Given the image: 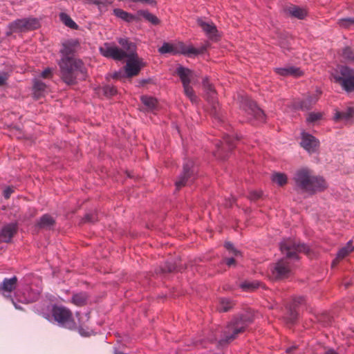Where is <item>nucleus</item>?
I'll list each match as a JSON object with an SVG mask.
<instances>
[{
    "mask_svg": "<svg viewBox=\"0 0 354 354\" xmlns=\"http://www.w3.org/2000/svg\"><path fill=\"white\" fill-rule=\"evenodd\" d=\"M280 250L285 257L279 260L272 268V274L277 279L288 277L291 272V259H297L298 252L308 253L309 247L304 243H296L290 239H284L280 243Z\"/></svg>",
    "mask_w": 354,
    "mask_h": 354,
    "instance_id": "nucleus-1",
    "label": "nucleus"
},
{
    "mask_svg": "<svg viewBox=\"0 0 354 354\" xmlns=\"http://www.w3.org/2000/svg\"><path fill=\"white\" fill-rule=\"evenodd\" d=\"M58 65L61 79L68 85H73L78 80H84L86 78V68L80 59H60Z\"/></svg>",
    "mask_w": 354,
    "mask_h": 354,
    "instance_id": "nucleus-2",
    "label": "nucleus"
},
{
    "mask_svg": "<svg viewBox=\"0 0 354 354\" xmlns=\"http://www.w3.org/2000/svg\"><path fill=\"white\" fill-rule=\"evenodd\" d=\"M293 180L297 189L311 195L322 192L326 187L324 179L320 176L311 175L310 171L307 168L297 170Z\"/></svg>",
    "mask_w": 354,
    "mask_h": 354,
    "instance_id": "nucleus-3",
    "label": "nucleus"
},
{
    "mask_svg": "<svg viewBox=\"0 0 354 354\" xmlns=\"http://www.w3.org/2000/svg\"><path fill=\"white\" fill-rule=\"evenodd\" d=\"M251 322L252 319L247 315H241L234 317L223 330L221 341L232 342L239 333H243Z\"/></svg>",
    "mask_w": 354,
    "mask_h": 354,
    "instance_id": "nucleus-4",
    "label": "nucleus"
},
{
    "mask_svg": "<svg viewBox=\"0 0 354 354\" xmlns=\"http://www.w3.org/2000/svg\"><path fill=\"white\" fill-rule=\"evenodd\" d=\"M206 50L205 46L196 48L192 45H186L182 41L176 43L164 42L158 48L160 54L170 53L174 55H183L185 56L197 55L203 53Z\"/></svg>",
    "mask_w": 354,
    "mask_h": 354,
    "instance_id": "nucleus-5",
    "label": "nucleus"
},
{
    "mask_svg": "<svg viewBox=\"0 0 354 354\" xmlns=\"http://www.w3.org/2000/svg\"><path fill=\"white\" fill-rule=\"evenodd\" d=\"M334 82L339 84L343 90L349 93L354 91V69L346 66H340L332 73Z\"/></svg>",
    "mask_w": 354,
    "mask_h": 354,
    "instance_id": "nucleus-6",
    "label": "nucleus"
},
{
    "mask_svg": "<svg viewBox=\"0 0 354 354\" xmlns=\"http://www.w3.org/2000/svg\"><path fill=\"white\" fill-rule=\"evenodd\" d=\"M240 107L241 111L246 115L245 120H255L259 123L265 122L263 111L257 106L254 101L248 97L242 99Z\"/></svg>",
    "mask_w": 354,
    "mask_h": 354,
    "instance_id": "nucleus-7",
    "label": "nucleus"
},
{
    "mask_svg": "<svg viewBox=\"0 0 354 354\" xmlns=\"http://www.w3.org/2000/svg\"><path fill=\"white\" fill-rule=\"evenodd\" d=\"M52 314L55 320L60 326L69 329L75 328V323L73 319L72 313L68 308L55 306L53 308Z\"/></svg>",
    "mask_w": 354,
    "mask_h": 354,
    "instance_id": "nucleus-8",
    "label": "nucleus"
},
{
    "mask_svg": "<svg viewBox=\"0 0 354 354\" xmlns=\"http://www.w3.org/2000/svg\"><path fill=\"white\" fill-rule=\"evenodd\" d=\"M196 173L194 162L192 160H186L183 164V172L176 181V188L180 189L183 186L192 183L195 179Z\"/></svg>",
    "mask_w": 354,
    "mask_h": 354,
    "instance_id": "nucleus-9",
    "label": "nucleus"
},
{
    "mask_svg": "<svg viewBox=\"0 0 354 354\" xmlns=\"http://www.w3.org/2000/svg\"><path fill=\"white\" fill-rule=\"evenodd\" d=\"M100 54L106 58L121 61L128 56V54L122 49L118 48L113 43L105 42L99 48Z\"/></svg>",
    "mask_w": 354,
    "mask_h": 354,
    "instance_id": "nucleus-10",
    "label": "nucleus"
},
{
    "mask_svg": "<svg viewBox=\"0 0 354 354\" xmlns=\"http://www.w3.org/2000/svg\"><path fill=\"white\" fill-rule=\"evenodd\" d=\"M301 146L309 153H315L319 146V141L313 135L302 132L301 135Z\"/></svg>",
    "mask_w": 354,
    "mask_h": 354,
    "instance_id": "nucleus-11",
    "label": "nucleus"
},
{
    "mask_svg": "<svg viewBox=\"0 0 354 354\" xmlns=\"http://www.w3.org/2000/svg\"><path fill=\"white\" fill-rule=\"evenodd\" d=\"M79 45L77 39H71L64 41L60 50L61 59H75L74 54Z\"/></svg>",
    "mask_w": 354,
    "mask_h": 354,
    "instance_id": "nucleus-12",
    "label": "nucleus"
},
{
    "mask_svg": "<svg viewBox=\"0 0 354 354\" xmlns=\"http://www.w3.org/2000/svg\"><path fill=\"white\" fill-rule=\"evenodd\" d=\"M128 60L127 61L124 66L125 72L127 77H133L138 74L142 68V60L138 59V55L127 57Z\"/></svg>",
    "mask_w": 354,
    "mask_h": 354,
    "instance_id": "nucleus-13",
    "label": "nucleus"
},
{
    "mask_svg": "<svg viewBox=\"0 0 354 354\" xmlns=\"http://www.w3.org/2000/svg\"><path fill=\"white\" fill-rule=\"evenodd\" d=\"M18 279L16 276L5 278L0 284V292L6 297H11V293L17 286Z\"/></svg>",
    "mask_w": 354,
    "mask_h": 354,
    "instance_id": "nucleus-14",
    "label": "nucleus"
},
{
    "mask_svg": "<svg viewBox=\"0 0 354 354\" xmlns=\"http://www.w3.org/2000/svg\"><path fill=\"white\" fill-rule=\"evenodd\" d=\"M203 86L207 101L212 104V107L216 111L217 106H218L216 100V93L214 86L209 83L207 77L203 79Z\"/></svg>",
    "mask_w": 354,
    "mask_h": 354,
    "instance_id": "nucleus-15",
    "label": "nucleus"
},
{
    "mask_svg": "<svg viewBox=\"0 0 354 354\" xmlns=\"http://www.w3.org/2000/svg\"><path fill=\"white\" fill-rule=\"evenodd\" d=\"M17 231V224L16 223L5 225L0 229V241L5 243L10 242Z\"/></svg>",
    "mask_w": 354,
    "mask_h": 354,
    "instance_id": "nucleus-16",
    "label": "nucleus"
},
{
    "mask_svg": "<svg viewBox=\"0 0 354 354\" xmlns=\"http://www.w3.org/2000/svg\"><path fill=\"white\" fill-rule=\"evenodd\" d=\"M197 22L209 39L216 40L218 39V30L212 22H206L201 19H198Z\"/></svg>",
    "mask_w": 354,
    "mask_h": 354,
    "instance_id": "nucleus-17",
    "label": "nucleus"
},
{
    "mask_svg": "<svg viewBox=\"0 0 354 354\" xmlns=\"http://www.w3.org/2000/svg\"><path fill=\"white\" fill-rule=\"evenodd\" d=\"M274 71L278 75L283 77L292 76L298 77L303 75V72L299 68L292 66L275 68Z\"/></svg>",
    "mask_w": 354,
    "mask_h": 354,
    "instance_id": "nucleus-18",
    "label": "nucleus"
},
{
    "mask_svg": "<svg viewBox=\"0 0 354 354\" xmlns=\"http://www.w3.org/2000/svg\"><path fill=\"white\" fill-rule=\"evenodd\" d=\"M176 73L182 82L183 86L190 84L192 79L194 77L193 71L180 66L176 68Z\"/></svg>",
    "mask_w": 354,
    "mask_h": 354,
    "instance_id": "nucleus-19",
    "label": "nucleus"
},
{
    "mask_svg": "<svg viewBox=\"0 0 354 354\" xmlns=\"http://www.w3.org/2000/svg\"><path fill=\"white\" fill-rule=\"evenodd\" d=\"M305 302V297L302 296L295 297L292 299V303L288 307L289 315L288 320L290 322L293 323L297 317V313L296 308Z\"/></svg>",
    "mask_w": 354,
    "mask_h": 354,
    "instance_id": "nucleus-20",
    "label": "nucleus"
},
{
    "mask_svg": "<svg viewBox=\"0 0 354 354\" xmlns=\"http://www.w3.org/2000/svg\"><path fill=\"white\" fill-rule=\"evenodd\" d=\"M317 93L313 95H310L306 99H304L298 102L296 106L301 110H308L313 104H315L319 99V96L321 94V91H317Z\"/></svg>",
    "mask_w": 354,
    "mask_h": 354,
    "instance_id": "nucleus-21",
    "label": "nucleus"
},
{
    "mask_svg": "<svg viewBox=\"0 0 354 354\" xmlns=\"http://www.w3.org/2000/svg\"><path fill=\"white\" fill-rule=\"evenodd\" d=\"M113 12L116 17L127 23H131L134 21H137L139 20L137 14L133 15L120 8H114Z\"/></svg>",
    "mask_w": 354,
    "mask_h": 354,
    "instance_id": "nucleus-22",
    "label": "nucleus"
},
{
    "mask_svg": "<svg viewBox=\"0 0 354 354\" xmlns=\"http://www.w3.org/2000/svg\"><path fill=\"white\" fill-rule=\"evenodd\" d=\"M238 139V138L235 139L233 136L228 134L225 135L223 138V140L219 141L216 144L218 150H232L235 147V141Z\"/></svg>",
    "mask_w": 354,
    "mask_h": 354,
    "instance_id": "nucleus-23",
    "label": "nucleus"
},
{
    "mask_svg": "<svg viewBox=\"0 0 354 354\" xmlns=\"http://www.w3.org/2000/svg\"><path fill=\"white\" fill-rule=\"evenodd\" d=\"M118 42L122 47L124 49L123 50H124L128 54L127 57H136V46L133 43L131 42L127 38H118Z\"/></svg>",
    "mask_w": 354,
    "mask_h": 354,
    "instance_id": "nucleus-24",
    "label": "nucleus"
},
{
    "mask_svg": "<svg viewBox=\"0 0 354 354\" xmlns=\"http://www.w3.org/2000/svg\"><path fill=\"white\" fill-rule=\"evenodd\" d=\"M8 28L10 30V32H7V35H10L12 32H15L17 31H26V26L24 23V18L23 19H17L12 22L10 23L8 26Z\"/></svg>",
    "mask_w": 354,
    "mask_h": 354,
    "instance_id": "nucleus-25",
    "label": "nucleus"
},
{
    "mask_svg": "<svg viewBox=\"0 0 354 354\" xmlns=\"http://www.w3.org/2000/svg\"><path fill=\"white\" fill-rule=\"evenodd\" d=\"M140 100L149 110L151 111L156 110L158 106L156 98L149 95H142L140 97Z\"/></svg>",
    "mask_w": 354,
    "mask_h": 354,
    "instance_id": "nucleus-26",
    "label": "nucleus"
},
{
    "mask_svg": "<svg viewBox=\"0 0 354 354\" xmlns=\"http://www.w3.org/2000/svg\"><path fill=\"white\" fill-rule=\"evenodd\" d=\"M55 220L49 214L43 215L37 222V226L40 228H48L53 225Z\"/></svg>",
    "mask_w": 354,
    "mask_h": 354,
    "instance_id": "nucleus-27",
    "label": "nucleus"
},
{
    "mask_svg": "<svg viewBox=\"0 0 354 354\" xmlns=\"http://www.w3.org/2000/svg\"><path fill=\"white\" fill-rule=\"evenodd\" d=\"M354 250V247L352 245V241H349L346 243V245L342 247L338 251L337 254V259H343L348 256Z\"/></svg>",
    "mask_w": 354,
    "mask_h": 354,
    "instance_id": "nucleus-28",
    "label": "nucleus"
},
{
    "mask_svg": "<svg viewBox=\"0 0 354 354\" xmlns=\"http://www.w3.org/2000/svg\"><path fill=\"white\" fill-rule=\"evenodd\" d=\"M59 19L67 27L77 30L78 28V26L77 24L71 19V17L65 12H60L59 15Z\"/></svg>",
    "mask_w": 354,
    "mask_h": 354,
    "instance_id": "nucleus-29",
    "label": "nucleus"
},
{
    "mask_svg": "<svg viewBox=\"0 0 354 354\" xmlns=\"http://www.w3.org/2000/svg\"><path fill=\"white\" fill-rule=\"evenodd\" d=\"M138 17L140 16L143 17L147 21H149L153 25L159 24V19L156 16L149 12L148 10H140L137 12Z\"/></svg>",
    "mask_w": 354,
    "mask_h": 354,
    "instance_id": "nucleus-30",
    "label": "nucleus"
},
{
    "mask_svg": "<svg viewBox=\"0 0 354 354\" xmlns=\"http://www.w3.org/2000/svg\"><path fill=\"white\" fill-rule=\"evenodd\" d=\"M353 112L354 111L352 108H348L343 111H337L334 115V119L336 121L340 120H348L353 117Z\"/></svg>",
    "mask_w": 354,
    "mask_h": 354,
    "instance_id": "nucleus-31",
    "label": "nucleus"
},
{
    "mask_svg": "<svg viewBox=\"0 0 354 354\" xmlns=\"http://www.w3.org/2000/svg\"><path fill=\"white\" fill-rule=\"evenodd\" d=\"M26 30H36L39 28L40 22L37 18L28 17L24 18Z\"/></svg>",
    "mask_w": 354,
    "mask_h": 354,
    "instance_id": "nucleus-32",
    "label": "nucleus"
},
{
    "mask_svg": "<svg viewBox=\"0 0 354 354\" xmlns=\"http://www.w3.org/2000/svg\"><path fill=\"white\" fill-rule=\"evenodd\" d=\"M46 85L44 82L35 80L33 84V93L35 97L38 98L46 90Z\"/></svg>",
    "mask_w": 354,
    "mask_h": 354,
    "instance_id": "nucleus-33",
    "label": "nucleus"
},
{
    "mask_svg": "<svg viewBox=\"0 0 354 354\" xmlns=\"http://www.w3.org/2000/svg\"><path fill=\"white\" fill-rule=\"evenodd\" d=\"M271 180L279 186H283L288 182V177L283 173L276 172L272 175Z\"/></svg>",
    "mask_w": 354,
    "mask_h": 354,
    "instance_id": "nucleus-34",
    "label": "nucleus"
},
{
    "mask_svg": "<svg viewBox=\"0 0 354 354\" xmlns=\"http://www.w3.org/2000/svg\"><path fill=\"white\" fill-rule=\"evenodd\" d=\"M288 12L292 17H295L300 19H304L306 15L305 10L295 6L290 7L288 8Z\"/></svg>",
    "mask_w": 354,
    "mask_h": 354,
    "instance_id": "nucleus-35",
    "label": "nucleus"
},
{
    "mask_svg": "<svg viewBox=\"0 0 354 354\" xmlns=\"http://www.w3.org/2000/svg\"><path fill=\"white\" fill-rule=\"evenodd\" d=\"M184 93L192 103H196L198 97L190 85L183 86Z\"/></svg>",
    "mask_w": 354,
    "mask_h": 354,
    "instance_id": "nucleus-36",
    "label": "nucleus"
},
{
    "mask_svg": "<svg viewBox=\"0 0 354 354\" xmlns=\"http://www.w3.org/2000/svg\"><path fill=\"white\" fill-rule=\"evenodd\" d=\"M72 302L78 306H83L86 301V295L84 293L80 292L73 295L72 297Z\"/></svg>",
    "mask_w": 354,
    "mask_h": 354,
    "instance_id": "nucleus-37",
    "label": "nucleus"
},
{
    "mask_svg": "<svg viewBox=\"0 0 354 354\" xmlns=\"http://www.w3.org/2000/svg\"><path fill=\"white\" fill-rule=\"evenodd\" d=\"M232 307V302L230 299L222 298L220 300L218 310L220 312H227Z\"/></svg>",
    "mask_w": 354,
    "mask_h": 354,
    "instance_id": "nucleus-38",
    "label": "nucleus"
},
{
    "mask_svg": "<svg viewBox=\"0 0 354 354\" xmlns=\"http://www.w3.org/2000/svg\"><path fill=\"white\" fill-rule=\"evenodd\" d=\"M342 57L346 61L354 64V52L349 47H345L342 50Z\"/></svg>",
    "mask_w": 354,
    "mask_h": 354,
    "instance_id": "nucleus-39",
    "label": "nucleus"
},
{
    "mask_svg": "<svg viewBox=\"0 0 354 354\" xmlns=\"http://www.w3.org/2000/svg\"><path fill=\"white\" fill-rule=\"evenodd\" d=\"M259 283L257 281H244L241 283L240 287L245 291H251L257 289Z\"/></svg>",
    "mask_w": 354,
    "mask_h": 354,
    "instance_id": "nucleus-40",
    "label": "nucleus"
},
{
    "mask_svg": "<svg viewBox=\"0 0 354 354\" xmlns=\"http://www.w3.org/2000/svg\"><path fill=\"white\" fill-rule=\"evenodd\" d=\"M225 248L234 257H239L241 256V253L239 250L236 249L233 244L230 242H225Z\"/></svg>",
    "mask_w": 354,
    "mask_h": 354,
    "instance_id": "nucleus-41",
    "label": "nucleus"
},
{
    "mask_svg": "<svg viewBox=\"0 0 354 354\" xmlns=\"http://www.w3.org/2000/svg\"><path fill=\"white\" fill-rule=\"evenodd\" d=\"M103 91L107 96L115 95L117 93V89L114 86L106 85L103 87Z\"/></svg>",
    "mask_w": 354,
    "mask_h": 354,
    "instance_id": "nucleus-42",
    "label": "nucleus"
},
{
    "mask_svg": "<svg viewBox=\"0 0 354 354\" xmlns=\"http://www.w3.org/2000/svg\"><path fill=\"white\" fill-rule=\"evenodd\" d=\"M339 24L341 27L348 28L354 25V18H344L339 21Z\"/></svg>",
    "mask_w": 354,
    "mask_h": 354,
    "instance_id": "nucleus-43",
    "label": "nucleus"
},
{
    "mask_svg": "<svg viewBox=\"0 0 354 354\" xmlns=\"http://www.w3.org/2000/svg\"><path fill=\"white\" fill-rule=\"evenodd\" d=\"M97 220V217L95 213L86 214L84 218L83 222L94 223Z\"/></svg>",
    "mask_w": 354,
    "mask_h": 354,
    "instance_id": "nucleus-44",
    "label": "nucleus"
},
{
    "mask_svg": "<svg viewBox=\"0 0 354 354\" xmlns=\"http://www.w3.org/2000/svg\"><path fill=\"white\" fill-rule=\"evenodd\" d=\"M322 115L319 113H310L307 118V121L308 122H313L320 119Z\"/></svg>",
    "mask_w": 354,
    "mask_h": 354,
    "instance_id": "nucleus-45",
    "label": "nucleus"
},
{
    "mask_svg": "<svg viewBox=\"0 0 354 354\" xmlns=\"http://www.w3.org/2000/svg\"><path fill=\"white\" fill-rule=\"evenodd\" d=\"M9 75L5 71H0V86L6 84Z\"/></svg>",
    "mask_w": 354,
    "mask_h": 354,
    "instance_id": "nucleus-46",
    "label": "nucleus"
},
{
    "mask_svg": "<svg viewBox=\"0 0 354 354\" xmlns=\"http://www.w3.org/2000/svg\"><path fill=\"white\" fill-rule=\"evenodd\" d=\"M106 3H111V1H108V0H105V1H103L102 0H93V3L95 6H97L99 8V10H102V7H106Z\"/></svg>",
    "mask_w": 354,
    "mask_h": 354,
    "instance_id": "nucleus-47",
    "label": "nucleus"
},
{
    "mask_svg": "<svg viewBox=\"0 0 354 354\" xmlns=\"http://www.w3.org/2000/svg\"><path fill=\"white\" fill-rule=\"evenodd\" d=\"M175 269V266L174 264L167 262L165 263V266L162 268V272H172Z\"/></svg>",
    "mask_w": 354,
    "mask_h": 354,
    "instance_id": "nucleus-48",
    "label": "nucleus"
},
{
    "mask_svg": "<svg viewBox=\"0 0 354 354\" xmlns=\"http://www.w3.org/2000/svg\"><path fill=\"white\" fill-rule=\"evenodd\" d=\"M261 195H262L261 192L253 191V192H251L250 194V198L251 200H257V199L259 198L261 196Z\"/></svg>",
    "mask_w": 354,
    "mask_h": 354,
    "instance_id": "nucleus-49",
    "label": "nucleus"
},
{
    "mask_svg": "<svg viewBox=\"0 0 354 354\" xmlns=\"http://www.w3.org/2000/svg\"><path fill=\"white\" fill-rule=\"evenodd\" d=\"M14 192V189L11 187H7L3 190V196L5 198H9L11 194Z\"/></svg>",
    "mask_w": 354,
    "mask_h": 354,
    "instance_id": "nucleus-50",
    "label": "nucleus"
},
{
    "mask_svg": "<svg viewBox=\"0 0 354 354\" xmlns=\"http://www.w3.org/2000/svg\"><path fill=\"white\" fill-rule=\"evenodd\" d=\"M79 333L82 335V336H85V337H87V336H89L91 335V332L88 331V330H85L84 328H83L82 327H80L79 328Z\"/></svg>",
    "mask_w": 354,
    "mask_h": 354,
    "instance_id": "nucleus-51",
    "label": "nucleus"
},
{
    "mask_svg": "<svg viewBox=\"0 0 354 354\" xmlns=\"http://www.w3.org/2000/svg\"><path fill=\"white\" fill-rule=\"evenodd\" d=\"M37 295L34 294V295L32 297H24L22 302L26 303V304L30 303V302L34 301L37 299Z\"/></svg>",
    "mask_w": 354,
    "mask_h": 354,
    "instance_id": "nucleus-52",
    "label": "nucleus"
},
{
    "mask_svg": "<svg viewBox=\"0 0 354 354\" xmlns=\"http://www.w3.org/2000/svg\"><path fill=\"white\" fill-rule=\"evenodd\" d=\"M225 263L229 267H231L235 264V260L234 257L227 258L225 259Z\"/></svg>",
    "mask_w": 354,
    "mask_h": 354,
    "instance_id": "nucleus-53",
    "label": "nucleus"
},
{
    "mask_svg": "<svg viewBox=\"0 0 354 354\" xmlns=\"http://www.w3.org/2000/svg\"><path fill=\"white\" fill-rule=\"evenodd\" d=\"M52 73V69L50 68H47L44 70L41 74V76L44 78H46Z\"/></svg>",
    "mask_w": 354,
    "mask_h": 354,
    "instance_id": "nucleus-54",
    "label": "nucleus"
},
{
    "mask_svg": "<svg viewBox=\"0 0 354 354\" xmlns=\"http://www.w3.org/2000/svg\"><path fill=\"white\" fill-rule=\"evenodd\" d=\"M214 118L215 120H217L218 122L223 121L221 118V116L218 113H214Z\"/></svg>",
    "mask_w": 354,
    "mask_h": 354,
    "instance_id": "nucleus-55",
    "label": "nucleus"
},
{
    "mask_svg": "<svg viewBox=\"0 0 354 354\" xmlns=\"http://www.w3.org/2000/svg\"><path fill=\"white\" fill-rule=\"evenodd\" d=\"M11 301H12V303L14 304L15 307L17 308V309H21V308L20 306H19L14 301L13 299L11 298Z\"/></svg>",
    "mask_w": 354,
    "mask_h": 354,
    "instance_id": "nucleus-56",
    "label": "nucleus"
},
{
    "mask_svg": "<svg viewBox=\"0 0 354 354\" xmlns=\"http://www.w3.org/2000/svg\"><path fill=\"white\" fill-rule=\"evenodd\" d=\"M325 354H337L334 350H329Z\"/></svg>",
    "mask_w": 354,
    "mask_h": 354,
    "instance_id": "nucleus-57",
    "label": "nucleus"
},
{
    "mask_svg": "<svg viewBox=\"0 0 354 354\" xmlns=\"http://www.w3.org/2000/svg\"><path fill=\"white\" fill-rule=\"evenodd\" d=\"M295 348V347H290V348H288L286 349V353H290L293 349Z\"/></svg>",
    "mask_w": 354,
    "mask_h": 354,
    "instance_id": "nucleus-58",
    "label": "nucleus"
},
{
    "mask_svg": "<svg viewBox=\"0 0 354 354\" xmlns=\"http://www.w3.org/2000/svg\"><path fill=\"white\" fill-rule=\"evenodd\" d=\"M335 263H336V260L333 261V262L332 263V266H334Z\"/></svg>",
    "mask_w": 354,
    "mask_h": 354,
    "instance_id": "nucleus-59",
    "label": "nucleus"
},
{
    "mask_svg": "<svg viewBox=\"0 0 354 354\" xmlns=\"http://www.w3.org/2000/svg\"><path fill=\"white\" fill-rule=\"evenodd\" d=\"M214 339H216V338H211V339H209V341H211V342H212V341H213V340H214Z\"/></svg>",
    "mask_w": 354,
    "mask_h": 354,
    "instance_id": "nucleus-60",
    "label": "nucleus"
},
{
    "mask_svg": "<svg viewBox=\"0 0 354 354\" xmlns=\"http://www.w3.org/2000/svg\"><path fill=\"white\" fill-rule=\"evenodd\" d=\"M115 77H118V74L115 73V75H114Z\"/></svg>",
    "mask_w": 354,
    "mask_h": 354,
    "instance_id": "nucleus-61",
    "label": "nucleus"
}]
</instances>
